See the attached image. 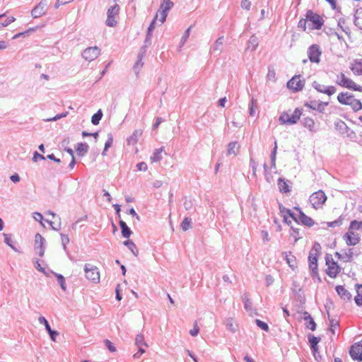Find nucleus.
<instances>
[{"label": "nucleus", "instance_id": "55", "mask_svg": "<svg viewBox=\"0 0 362 362\" xmlns=\"http://www.w3.org/2000/svg\"><path fill=\"white\" fill-rule=\"evenodd\" d=\"M192 26H189L186 30V31H185V34H184V35H183V37L182 38V40L183 43H185L187 41V38L189 37V33H190V31H191V29H192Z\"/></svg>", "mask_w": 362, "mask_h": 362}, {"label": "nucleus", "instance_id": "60", "mask_svg": "<svg viewBox=\"0 0 362 362\" xmlns=\"http://www.w3.org/2000/svg\"><path fill=\"white\" fill-rule=\"evenodd\" d=\"M325 1L330 4L331 7L333 9L336 8V7H337V0H325Z\"/></svg>", "mask_w": 362, "mask_h": 362}, {"label": "nucleus", "instance_id": "15", "mask_svg": "<svg viewBox=\"0 0 362 362\" xmlns=\"http://www.w3.org/2000/svg\"><path fill=\"white\" fill-rule=\"evenodd\" d=\"M305 82L300 76H294L287 83V87L294 92L299 91L304 87Z\"/></svg>", "mask_w": 362, "mask_h": 362}, {"label": "nucleus", "instance_id": "10", "mask_svg": "<svg viewBox=\"0 0 362 362\" xmlns=\"http://www.w3.org/2000/svg\"><path fill=\"white\" fill-rule=\"evenodd\" d=\"M280 212L284 218V221L288 225H291L292 221L298 223V212L295 213L292 211L291 209H286L283 206H280Z\"/></svg>", "mask_w": 362, "mask_h": 362}, {"label": "nucleus", "instance_id": "20", "mask_svg": "<svg viewBox=\"0 0 362 362\" xmlns=\"http://www.w3.org/2000/svg\"><path fill=\"white\" fill-rule=\"evenodd\" d=\"M349 68L354 75H362V58L354 59L349 65Z\"/></svg>", "mask_w": 362, "mask_h": 362}, {"label": "nucleus", "instance_id": "36", "mask_svg": "<svg viewBox=\"0 0 362 362\" xmlns=\"http://www.w3.org/2000/svg\"><path fill=\"white\" fill-rule=\"evenodd\" d=\"M337 91V88L334 86H328L325 88V90H321V93L326 94L327 95H332Z\"/></svg>", "mask_w": 362, "mask_h": 362}, {"label": "nucleus", "instance_id": "49", "mask_svg": "<svg viewBox=\"0 0 362 362\" xmlns=\"http://www.w3.org/2000/svg\"><path fill=\"white\" fill-rule=\"evenodd\" d=\"M251 6V3L249 0H242L241 7L245 10H250Z\"/></svg>", "mask_w": 362, "mask_h": 362}, {"label": "nucleus", "instance_id": "24", "mask_svg": "<svg viewBox=\"0 0 362 362\" xmlns=\"http://www.w3.org/2000/svg\"><path fill=\"white\" fill-rule=\"evenodd\" d=\"M46 11L45 5L40 3L32 10L31 14L33 18H40L46 13Z\"/></svg>", "mask_w": 362, "mask_h": 362}, {"label": "nucleus", "instance_id": "31", "mask_svg": "<svg viewBox=\"0 0 362 362\" xmlns=\"http://www.w3.org/2000/svg\"><path fill=\"white\" fill-rule=\"evenodd\" d=\"M278 187L281 192L286 193L290 191L289 186L287 182L283 179H279Z\"/></svg>", "mask_w": 362, "mask_h": 362}, {"label": "nucleus", "instance_id": "53", "mask_svg": "<svg viewBox=\"0 0 362 362\" xmlns=\"http://www.w3.org/2000/svg\"><path fill=\"white\" fill-rule=\"evenodd\" d=\"M4 236L5 243L11 248L15 249L13 245L11 244V239L10 236L6 233L4 234Z\"/></svg>", "mask_w": 362, "mask_h": 362}, {"label": "nucleus", "instance_id": "3", "mask_svg": "<svg viewBox=\"0 0 362 362\" xmlns=\"http://www.w3.org/2000/svg\"><path fill=\"white\" fill-rule=\"evenodd\" d=\"M337 100L343 105L349 106L354 112H358L362 110V102L349 92L339 93L337 95Z\"/></svg>", "mask_w": 362, "mask_h": 362}, {"label": "nucleus", "instance_id": "54", "mask_svg": "<svg viewBox=\"0 0 362 362\" xmlns=\"http://www.w3.org/2000/svg\"><path fill=\"white\" fill-rule=\"evenodd\" d=\"M137 346L139 347V352L134 355V357L135 358H139L145 352L144 346Z\"/></svg>", "mask_w": 362, "mask_h": 362}, {"label": "nucleus", "instance_id": "38", "mask_svg": "<svg viewBox=\"0 0 362 362\" xmlns=\"http://www.w3.org/2000/svg\"><path fill=\"white\" fill-rule=\"evenodd\" d=\"M191 227V220L188 218H185L182 223L181 228L183 230L186 231Z\"/></svg>", "mask_w": 362, "mask_h": 362}, {"label": "nucleus", "instance_id": "12", "mask_svg": "<svg viewBox=\"0 0 362 362\" xmlns=\"http://www.w3.org/2000/svg\"><path fill=\"white\" fill-rule=\"evenodd\" d=\"M119 6L117 4L114 5L108 8L107 12L106 24L109 27H114L117 24L116 16L118 15Z\"/></svg>", "mask_w": 362, "mask_h": 362}, {"label": "nucleus", "instance_id": "35", "mask_svg": "<svg viewBox=\"0 0 362 362\" xmlns=\"http://www.w3.org/2000/svg\"><path fill=\"white\" fill-rule=\"evenodd\" d=\"M305 320L307 321V325H306L307 327L309 329L312 330V331L315 330V329H316V324L314 322L313 317H311L309 315L307 317H305Z\"/></svg>", "mask_w": 362, "mask_h": 362}, {"label": "nucleus", "instance_id": "6", "mask_svg": "<svg viewBox=\"0 0 362 362\" xmlns=\"http://www.w3.org/2000/svg\"><path fill=\"white\" fill-rule=\"evenodd\" d=\"M335 83L341 87L353 91L362 92V86L357 84L344 72H340L336 76Z\"/></svg>", "mask_w": 362, "mask_h": 362}, {"label": "nucleus", "instance_id": "48", "mask_svg": "<svg viewBox=\"0 0 362 362\" xmlns=\"http://www.w3.org/2000/svg\"><path fill=\"white\" fill-rule=\"evenodd\" d=\"M39 322L42 324H44V326H45L47 331H50L51 327H50L47 320L44 317H40Z\"/></svg>", "mask_w": 362, "mask_h": 362}, {"label": "nucleus", "instance_id": "34", "mask_svg": "<svg viewBox=\"0 0 362 362\" xmlns=\"http://www.w3.org/2000/svg\"><path fill=\"white\" fill-rule=\"evenodd\" d=\"M103 117V112L101 110H99L95 114H94L91 117V122L94 125H97L99 124L100 119Z\"/></svg>", "mask_w": 362, "mask_h": 362}, {"label": "nucleus", "instance_id": "7", "mask_svg": "<svg viewBox=\"0 0 362 362\" xmlns=\"http://www.w3.org/2000/svg\"><path fill=\"white\" fill-rule=\"evenodd\" d=\"M301 110L296 108L293 112L291 111L283 112L279 117L281 124H296L301 116Z\"/></svg>", "mask_w": 362, "mask_h": 362}, {"label": "nucleus", "instance_id": "33", "mask_svg": "<svg viewBox=\"0 0 362 362\" xmlns=\"http://www.w3.org/2000/svg\"><path fill=\"white\" fill-rule=\"evenodd\" d=\"M228 155H231V154H237V153L238 152V146L237 145V142H230L228 144Z\"/></svg>", "mask_w": 362, "mask_h": 362}, {"label": "nucleus", "instance_id": "32", "mask_svg": "<svg viewBox=\"0 0 362 362\" xmlns=\"http://www.w3.org/2000/svg\"><path fill=\"white\" fill-rule=\"evenodd\" d=\"M357 294L355 296V302L357 305L362 306V285H359L356 289Z\"/></svg>", "mask_w": 362, "mask_h": 362}, {"label": "nucleus", "instance_id": "13", "mask_svg": "<svg viewBox=\"0 0 362 362\" xmlns=\"http://www.w3.org/2000/svg\"><path fill=\"white\" fill-rule=\"evenodd\" d=\"M349 354L353 360L362 361V339L351 346Z\"/></svg>", "mask_w": 362, "mask_h": 362}, {"label": "nucleus", "instance_id": "61", "mask_svg": "<svg viewBox=\"0 0 362 362\" xmlns=\"http://www.w3.org/2000/svg\"><path fill=\"white\" fill-rule=\"evenodd\" d=\"M35 267L38 271L43 273L45 272V269L41 266L40 263L38 261H36Z\"/></svg>", "mask_w": 362, "mask_h": 362}, {"label": "nucleus", "instance_id": "64", "mask_svg": "<svg viewBox=\"0 0 362 362\" xmlns=\"http://www.w3.org/2000/svg\"><path fill=\"white\" fill-rule=\"evenodd\" d=\"M226 102V98H221L219 100H218V105L221 106V107H224L225 106V103Z\"/></svg>", "mask_w": 362, "mask_h": 362}, {"label": "nucleus", "instance_id": "57", "mask_svg": "<svg viewBox=\"0 0 362 362\" xmlns=\"http://www.w3.org/2000/svg\"><path fill=\"white\" fill-rule=\"evenodd\" d=\"M49 334V336L53 341H55V337L58 335V333L55 331L52 330L50 329V331H47Z\"/></svg>", "mask_w": 362, "mask_h": 362}, {"label": "nucleus", "instance_id": "23", "mask_svg": "<svg viewBox=\"0 0 362 362\" xmlns=\"http://www.w3.org/2000/svg\"><path fill=\"white\" fill-rule=\"evenodd\" d=\"M284 259H286L288 266L293 269L297 268V260L296 257L292 254L291 252H285L282 253Z\"/></svg>", "mask_w": 362, "mask_h": 362}, {"label": "nucleus", "instance_id": "42", "mask_svg": "<svg viewBox=\"0 0 362 362\" xmlns=\"http://www.w3.org/2000/svg\"><path fill=\"white\" fill-rule=\"evenodd\" d=\"M199 327L197 325V322L196 321L194 324V327L193 329H192L190 331H189V334H191V336L192 337H196L198 334H199Z\"/></svg>", "mask_w": 362, "mask_h": 362}, {"label": "nucleus", "instance_id": "14", "mask_svg": "<svg viewBox=\"0 0 362 362\" xmlns=\"http://www.w3.org/2000/svg\"><path fill=\"white\" fill-rule=\"evenodd\" d=\"M100 54V49L95 46L86 48L82 53L83 58L88 61L92 62L95 60Z\"/></svg>", "mask_w": 362, "mask_h": 362}, {"label": "nucleus", "instance_id": "28", "mask_svg": "<svg viewBox=\"0 0 362 362\" xmlns=\"http://www.w3.org/2000/svg\"><path fill=\"white\" fill-rule=\"evenodd\" d=\"M89 149V146L86 143H80L76 148V152L79 156H84Z\"/></svg>", "mask_w": 362, "mask_h": 362}, {"label": "nucleus", "instance_id": "16", "mask_svg": "<svg viewBox=\"0 0 362 362\" xmlns=\"http://www.w3.org/2000/svg\"><path fill=\"white\" fill-rule=\"evenodd\" d=\"M318 255L316 252H310L308 256L309 269L312 272L313 276L318 275Z\"/></svg>", "mask_w": 362, "mask_h": 362}, {"label": "nucleus", "instance_id": "51", "mask_svg": "<svg viewBox=\"0 0 362 362\" xmlns=\"http://www.w3.org/2000/svg\"><path fill=\"white\" fill-rule=\"evenodd\" d=\"M105 345L107 346V348L111 351V352H115L116 351V349L115 347L113 346L112 343L108 340V339H106L105 341Z\"/></svg>", "mask_w": 362, "mask_h": 362}, {"label": "nucleus", "instance_id": "4", "mask_svg": "<svg viewBox=\"0 0 362 362\" xmlns=\"http://www.w3.org/2000/svg\"><path fill=\"white\" fill-rule=\"evenodd\" d=\"M173 2L170 0H162V3L160 6L159 10L156 13L153 21L151 22V25L148 27V32H151L154 28L155 24L157 20L159 21L160 24H163L166 19L168 16V12L170 11L173 6Z\"/></svg>", "mask_w": 362, "mask_h": 362}, {"label": "nucleus", "instance_id": "44", "mask_svg": "<svg viewBox=\"0 0 362 362\" xmlns=\"http://www.w3.org/2000/svg\"><path fill=\"white\" fill-rule=\"evenodd\" d=\"M305 124L310 130H312L315 127V122H314L313 119H312L311 118H305Z\"/></svg>", "mask_w": 362, "mask_h": 362}, {"label": "nucleus", "instance_id": "37", "mask_svg": "<svg viewBox=\"0 0 362 362\" xmlns=\"http://www.w3.org/2000/svg\"><path fill=\"white\" fill-rule=\"evenodd\" d=\"M135 343L136 346H144V347H147L148 345L144 341V337L141 334H139L136 337Z\"/></svg>", "mask_w": 362, "mask_h": 362}, {"label": "nucleus", "instance_id": "58", "mask_svg": "<svg viewBox=\"0 0 362 362\" xmlns=\"http://www.w3.org/2000/svg\"><path fill=\"white\" fill-rule=\"evenodd\" d=\"M293 230V232L291 233V235L293 236L294 239L296 240H297L299 238H298L297 236L299 234V230L298 229H294V228H292Z\"/></svg>", "mask_w": 362, "mask_h": 362}, {"label": "nucleus", "instance_id": "50", "mask_svg": "<svg viewBox=\"0 0 362 362\" xmlns=\"http://www.w3.org/2000/svg\"><path fill=\"white\" fill-rule=\"evenodd\" d=\"M328 105L327 103H323V104L322 103H319V104H317V105L306 103L305 106L309 107L310 108L313 109V110H318L321 107H322L323 105Z\"/></svg>", "mask_w": 362, "mask_h": 362}, {"label": "nucleus", "instance_id": "63", "mask_svg": "<svg viewBox=\"0 0 362 362\" xmlns=\"http://www.w3.org/2000/svg\"><path fill=\"white\" fill-rule=\"evenodd\" d=\"M327 86H323V85H320V84H318L317 86H315V89L319 91L320 93H321V90H325V88H326Z\"/></svg>", "mask_w": 362, "mask_h": 362}, {"label": "nucleus", "instance_id": "2", "mask_svg": "<svg viewBox=\"0 0 362 362\" xmlns=\"http://www.w3.org/2000/svg\"><path fill=\"white\" fill-rule=\"evenodd\" d=\"M361 233H362V221L354 220L350 222L342 239L347 246H355L361 241Z\"/></svg>", "mask_w": 362, "mask_h": 362}, {"label": "nucleus", "instance_id": "47", "mask_svg": "<svg viewBox=\"0 0 362 362\" xmlns=\"http://www.w3.org/2000/svg\"><path fill=\"white\" fill-rule=\"evenodd\" d=\"M33 218L36 221H39L41 223V225L45 227V225L42 222L43 216L40 213H37V212L34 213Z\"/></svg>", "mask_w": 362, "mask_h": 362}, {"label": "nucleus", "instance_id": "11", "mask_svg": "<svg viewBox=\"0 0 362 362\" xmlns=\"http://www.w3.org/2000/svg\"><path fill=\"white\" fill-rule=\"evenodd\" d=\"M335 257L341 262H351L354 259V251L352 248L342 249L339 252H335Z\"/></svg>", "mask_w": 362, "mask_h": 362}, {"label": "nucleus", "instance_id": "52", "mask_svg": "<svg viewBox=\"0 0 362 362\" xmlns=\"http://www.w3.org/2000/svg\"><path fill=\"white\" fill-rule=\"evenodd\" d=\"M141 57H139V59H138V61L136 62L134 66V69L136 71V73L137 74L138 73V71L139 69H141L142 66H143V63L141 62Z\"/></svg>", "mask_w": 362, "mask_h": 362}, {"label": "nucleus", "instance_id": "27", "mask_svg": "<svg viewBox=\"0 0 362 362\" xmlns=\"http://www.w3.org/2000/svg\"><path fill=\"white\" fill-rule=\"evenodd\" d=\"M163 151V148H160L159 149H156L153 153V156L150 158L151 162L156 163L160 161L162 159L161 153Z\"/></svg>", "mask_w": 362, "mask_h": 362}, {"label": "nucleus", "instance_id": "29", "mask_svg": "<svg viewBox=\"0 0 362 362\" xmlns=\"http://www.w3.org/2000/svg\"><path fill=\"white\" fill-rule=\"evenodd\" d=\"M124 244L132 251L134 256H138L139 250L136 245L130 240L124 242Z\"/></svg>", "mask_w": 362, "mask_h": 362}, {"label": "nucleus", "instance_id": "17", "mask_svg": "<svg viewBox=\"0 0 362 362\" xmlns=\"http://www.w3.org/2000/svg\"><path fill=\"white\" fill-rule=\"evenodd\" d=\"M308 54L309 57V59L311 62H313V63H319L320 62L321 51H320L318 45H311L308 48Z\"/></svg>", "mask_w": 362, "mask_h": 362}, {"label": "nucleus", "instance_id": "46", "mask_svg": "<svg viewBox=\"0 0 362 362\" xmlns=\"http://www.w3.org/2000/svg\"><path fill=\"white\" fill-rule=\"evenodd\" d=\"M136 168H137L138 170H139V171H146L148 169L147 164L144 162L139 163L136 165Z\"/></svg>", "mask_w": 362, "mask_h": 362}, {"label": "nucleus", "instance_id": "59", "mask_svg": "<svg viewBox=\"0 0 362 362\" xmlns=\"http://www.w3.org/2000/svg\"><path fill=\"white\" fill-rule=\"evenodd\" d=\"M73 0H57V6H59V5L66 4L68 3L71 2Z\"/></svg>", "mask_w": 362, "mask_h": 362}, {"label": "nucleus", "instance_id": "62", "mask_svg": "<svg viewBox=\"0 0 362 362\" xmlns=\"http://www.w3.org/2000/svg\"><path fill=\"white\" fill-rule=\"evenodd\" d=\"M47 158L54 160L57 163H60V160L59 158H57L54 154H49L47 156Z\"/></svg>", "mask_w": 362, "mask_h": 362}, {"label": "nucleus", "instance_id": "40", "mask_svg": "<svg viewBox=\"0 0 362 362\" xmlns=\"http://www.w3.org/2000/svg\"><path fill=\"white\" fill-rule=\"evenodd\" d=\"M112 143H113V137L111 134H110L107 140L106 141V142L105 144V148H104L103 155L105 154V152L112 145Z\"/></svg>", "mask_w": 362, "mask_h": 362}, {"label": "nucleus", "instance_id": "26", "mask_svg": "<svg viewBox=\"0 0 362 362\" xmlns=\"http://www.w3.org/2000/svg\"><path fill=\"white\" fill-rule=\"evenodd\" d=\"M355 25L362 30V8H358L355 13Z\"/></svg>", "mask_w": 362, "mask_h": 362}, {"label": "nucleus", "instance_id": "43", "mask_svg": "<svg viewBox=\"0 0 362 362\" xmlns=\"http://www.w3.org/2000/svg\"><path fill=\"white\" fill-rule=\"evenodd\" d=\"M16 18L13 16L8 17L3 23H0L1 27H5L14 22Z\"/></svg>", "mask_w": 362, "mask_h": 362}, {"label": "nucleus", "instance_id": "8", "mask_svg": "<svg viewBox=\"0 0 362 362\" xmlns=\"http://www.w3.org/2000/svg\"><path fill=\"white\" fill-rule=\"evenodd\" d=\"M327 199L325 193L322 190H318L310 196L309 200L314 209H319L322 207Z\"/></svg>", "mask_w": 362, "mask_h": 362}, {"label": "nucleus", "instance_id": "22", "mask_svg": "<svg viewBox=\"0 0 362 362\" xmlns=\"http://www.w3.org/2000/svg\"><path fill=\"white\" fill-rule=\"evenodd\" d=\"M143 131L141 129H136L133 133L127 138V142L129 146H135L139 138L142 136Z\"/></svg>", "mask_w": 362, "mask_h": 362}, {"label": "nucleus", "instance_id": "9", "mask_svg": "<svg viewBox=\"0 0 362 362\" xmlns=\"http://www.w3.org/2000/svg\"><path fill=\"white\" fill-rule=\"evenodd\" d=\"M86 277L94 284L100 281V273L97 267L87 264L84 267Z\"/></svg>", "mask_w": 362, "mask_h": 362}, {"label": "nucleus", "instance_id": "45", "mask_svg": "<svg viewBox=\"0 0 362 362\" xmlns=\"http://www.w3.org/2000/svg\"><path fill=\"white\" fill-rule=\"evenodd\" d=\"M57 280H58V282L60 284L61 288L64 291H65L66 290V286H65V279H64V276L60 275V274H59V275H57Z\"/></svg>", "mask_w": 362, "mask_h": 362}, {"label": "nucleus", "instance_id": "1", "mask_svg": "<svg viewBox=\"0 0 362 362\" xmlns=\"http://www.w3.org/2000/svg\"><path fill=\"white\" fill-rule=\"evenodd\" d=\"M324 23L323 16L313 12L312 10H308L305 13V18H301L299 21L298 26L303 31L307 30H320Z\"/></svg>", "mask_w": 362, "mask_h": 362}, {"label": "nucleus", "instance_id": "21", "mask_svg": "<svg viewBox=\"0 0 362 362\" xmlns=\"http://www.w3.org/2000/svg\"><path fill=\"white\" fill-rule=\"evenodd\" d=\"M336 291L339 297L344 301H350L352 298L351 292L344 286H337Z\"/></svg>", "mask_w": 362, "mask_h": 362}, {"label": "nucleus", "instance_id": "56", "mask_svg": "<svg viewBox=\"0 0 362 362\" xmlns=\"http://www.w3.org/2000/svg\"><path fill=\"white\" fill-rule=\"evenodd\" d=\"M38 159H40V160H45V158L44 156L38 153L37 151L35 152L34 155H33V160L35 161V162H37Z\"/></svg>", "mask_w": 362, "mask_h": 362}, {"label": "nucleus", "instance_id": "39", "mask_svg": "<svg viewBox=\"0 0 362 362\" xmlns=\"http://www.w3.org/2000/svg\"><path fill=\"white\" fill-rule=\"evenodd\" d=\"M257 109V100L254 98L251 100V106L250 108V115L251 116H254L256 113V110Z\"/></svg>", "mask_w": 362, "mask_h": 362}, {"label": "nucleus", "instance_id": "19", "mask_svg": "<svg viewBox=\"0 0 362 362\" xmlns=\"http://www.w3.org/2000/svg\"><path fill=\"white\" fill-rule=\"evenodd\" d=\"M294 209L298 212V219L303 225L308 227H312L314 226L315 221L311 217L305 215L300 209L297 207H296Z\"/></svg>", "mask_w": 362, "mask_h": 362}, {"label": "nucleus", "instance_id": "5", "mask_svg": "<svg viewBox=\"0 0 362 362\" xmlns=\"http://www.w3.org/2000/svg\"><path fill=\"white\" fill-rule=\"evenodd\" d=\"M325 274L331 279H336L342 272L343 268L339 265L332 255L327 254L325 257Z\"/></svg>", "mask_w": 362, "mask_h": 362}, {"label": "nucleus", "instance_id": "41", "mask_svg": "<svg viewBox=\"0 0 362 362\" xmlns=\"http://www.w3.org/2000/svg\"><path fill=\"white\" fill-rule=\"evenodd\" d=\"M256 324L257 325L261 328L262 329L264 330L265 332H268L269 331V326L266 323V322H264L262 321H261L260 320H256Z\"/></svg>", "mask_w": 362, "mask_h": 362}, {"label": "nucleus", "instance_id": "30", "mask_svg": "<svg viewBox=\"0 0 362 362\" xmlns=\"http://www.w3.org/2000/svg\"><path fill=\"white\" fill-rule=\"evenodd\" d=\"M226 325L233 332H236L238 327L237 322L233 318L228 319L226 322Z\"/></svg>", "mask_w": 362, "mask_h": 362}, {"label": "nucleus", "instance_id": "25", "mask_svg": "<svg viewBox=\"0 0 362 362\" xmlns=\"http://www.w3.org/2000/svg\"><path fill=\"white\" fill-rule=\"evenodd\" d=\"M119 226H120V228L122 230V236L124 238H129L132 234V231L129 229V228L127 226L126 223L124 221H120Z\"/></svg>", "mask_w": 362, "mask_h": 362}, {"label": "nucleus", "instance_id": "18", "mask_svg": "<svg viewBox=\"0 0 362 362\" xmlns=\"http://www.w3.org/2000/svg\"><path fill=\"white\" fill-rule=\"evenodd\" d=\"M45 242V238L40 233H37L35 235V243H34L35 250H36L37 253L40 257H42L45 254V248H44Z\"/></svg>", "mask_w": 362, "mask_h": 362}]
</instances>
